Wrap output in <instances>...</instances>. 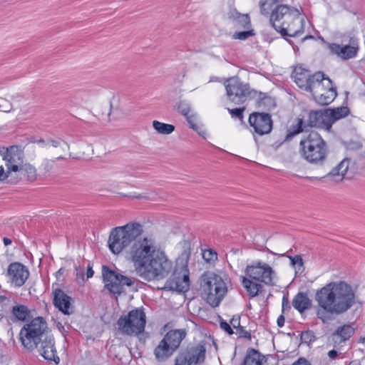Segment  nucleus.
<instances>
[{
  "label": "nucleus",
  "instance_id": "f257e3e1",
  "mask_svg": "<svg viewBox=\"0 0 365 365\" xmlns=\"http://www.w3.org/2000/svg\"><path fill=\"white\" fill-rule=\"evenodd\" d=\"M142 232L140 224L130 222L113 228L108 240L109 249L115 255L120 253L134 241L130 250V257L137 272L145 267V264L160 248L152 237H145L136 240Z\"/></svg>",
  "mask_w": 365,
  "mask_h": 365
},
{
  "label": "nucleus",
  "instance_id": "f03ea898",
  "mask_svg": "<svg viewBox=\"0 0 365 365\" xmlns=\"http://www.w3.org/2000/svg\"><path fill=\"white\" fill-rule=\"evenodd\" d=\"M317 316L323 323L331 319V315H339L351 308L356 302L352 287L344 282H330L317 290Z\"/></svg>",
  "mask_w": 365,
  "mask_h": 365
},
{
  "label": "nucleus",
  "instance_id": "7ed1b4c3",
  "mask_svg": "<svg viewBox=\"0 0 365 365\" xmlns=\"http://www.w3.org/2000/svg\"><path fill=\"white\" fill-rule=\"evenodd\" d=\"M299 10L294 7L283 4H277L270 14V24L274 29L284 37L297 36L304 32V20L299 19Z\"/></svg>",
  "mask_w": 365,
  "mask_h": 365
},
{
  "label": "nucleus",
  "instance_id": "20e7f679",
  "mask_svg": "<svg viewBox=\"0 0 365 365\" xmlns=\"http://www.w3.org/2000/svg\"><path fill=\"white\" fill-rule=\"evenodd\" d=\"M299 147L302 157L314 165H322L329 153L326 141L315 131L304 136L300 140Z\"/></svg>",
  "mask_w": 365,
  "mask_h": 365
},
{
  "label": "nucleus",
  "instance_id": "39448f33",
  "mask_svg": "<svg viewBox=\"0 0 365 365\" xmlns=\"http://www.w3.org/2000/svg\"><path fill=\"white\" fill-rule=\"evenodd\" d=\"M174 267L173 262L168 258L165 252L160 248L138 274L148 282L159 281L171 274Z\"/></svg>",
  "mask_w": 365,
  "mask_h": 365
},
{
  "label": "nucleus",
  "instance_id": "423d86ee",
  "mask_svg": "<svg viewBox=\"0 0 365 365\" xmlns=\"http://www.w3.org/2000/svg\"><path fill=\"white\" fill-rule=\"evenodd\" d=\"M200 287L207 302L212 307H218L227 292V287L222 278L213 272L202 275Z\"/></svg>",
  "mask_w": 365,
  "mask_h": 365
},
{
  "label": "nucleus",
  "instance_id": "0eeeda50",
  "mask_svg": "<svg viewBox=\"0 0 365 365\" xmlns=\"http://www.w3.org/2000/svg\"><path fill=\"white\" fill-rule=\"evenodd\" d=\"M47 323L42 317H37L25 324L20 330L19 339L28 350H34L37 342L44 338L47 334Z\"/></svg>",
  "mask_w": 365,
  "mask_h": 365
},
{
  "label": "nucleus",
  "instance_id": "6e6552de",
  "mask_svg": "<svg viewBox=\"0 0 365 365\" xmlns=\"http://www.w3.org/2000/svg\"><path fill=\"white\" fill-rule=\"evenodd\" d=\"M186 332L182 329L169 331L155 348L153 354L158 362H164L179 348Z\"/></svg>",
  "mask_w": 365,
  "mask_h": 365
},
{
  "label": "nucleus",
  "instance_id": "1a4fd4ad",
  "mask_svg": "<svg viewBox=\"0 0 365 365\" xmlns=\"http://www.w3.org/2000/svg\"><path fill=\"white\" fill-rule=\"evenodd\" d=\"M316 77L317 81L310 93L317 103L323 106L328 105L336 97V88L332 81L325 77L322 72H317Z\"/></svg>",
  "mask_w": 365,
  "mask_h": 365
},
{
  "label": "nucleus",
  "instance_id": "9d476101",
  "mask_svg": "<svg viewBox=\"0 0 365 365\" xmlns=\"http://www.w3.org/2000/svg\"><path fill=\"white\" fill-rule=\"evenodd\" d=\"M145 323V314L141 309L131 310L127 315L120 317L117 322L119 330L129 336H137L143 333Z\"/></svg>",
  "mask_w": 365,
  "mask_h": 365
},
{
  "label": "nucleus",
  "instance_id": "9b49d317",
  "mask_svg": "<svg viewBox=\"0 0 365 365\" xmlns=\"http://www.w3.org/2000/svg\"><path fill=\"white\" fill-rule=\"evenodd\" d=\"M224 86L228 99L235 104H242L257 94V91L250 89L249 84L236 76L226 79Z\"/></svg>",
  "mask_w": 365,
  "mask_h": 365
},
{
  "label": "nucleus",
  "instance_id": "f8f14e48",
  "mask_svg": "<svg viewBox=\"0 0 365 365\" xmlns=\"http://www.w3.org/2000/svg\"><path fill=\"white\" fill-rule=\"evenodd\" d=\"M102 277L105 289L114 294H120L124 292L125 286L130 287L135 282L133 278L119 274L107 266H103Z\"/></svg>",
  "mask_w": 365,
  "mask_h": 365
},
{
  "label": "nucleus",
  "instance_id": "ddd939ff",
  "mask_svg": "<svg viewBox=\"0 0 365 365\" xmlns=\"http://www.w3.org/2000/svg\"><path fill=\"white\" fill-rule=\"evenodd\" d=\"M246 276L256 282L263 283L268 286L274 285L273 279L275 272L267 263L261 261H253L245 268Z\"/></svg>",
  "mask_w": 365,
  "mask_h": 365
},
{
  "label": "nucleus",
  "instance_id": "4468645a",
  "mask_svg": "<svg viewBox=\"0 0 365 365\" xmlns=\"http://www.w3.org/2000/svg\"><path fill=\"white\" fill-rule=\"evenodd\" d=\"M165 287L178 292H185L190 287L189 269L187 265L174 267L170 277L167 280Z\"/></svg>",
  "mask_w": 365,
  "mask_h": 365
},
{
  "label": "nucleus",
  "instance_id": "2eb2a0df",
  "mask_svg": "<svg viewBox=\"0 0 365 365\" xmlns=\"http://www.w3.org/2000/svg\"><path fill=\"white\" fill-rule=\"evenodd\" d=\"M206 349L205 344L200 343L188 347L185 351L175 358V365H198L204 362Z\"/></svg>",
  "mask_w": 365,
  "mask_h": 365
},
{
  "label": "nucleus",
  "instance_id": "dca6fc26",
  "mask_svg": "<svg viewBox=\"0 0 365 365\" xmlns=\"http://www.w3.org/2000/svg\"><path fill=\"white\" fill-rule=\"evenodd\" d=\"M0 155L6 161L9 173H17L24 164V154L23 150L17 145H12L5 149H0Z\"/></svg>",
  "mask_w": 365,
  "mask_h": 365
},
{
  "label": "nucleus",
  "instance_id": "f3484780",
  "mask_svg": "<svg viewBox=\"0 0 365 365\" xmlns=\"http://www.w3.org/2000/svg\"><path fill=\"white\" fill-rule=\"evenodd\" d=\"M249 124L259 135L269 134L272 130V120L267 113L254 112L248 119Z\"/></svg>",
  "mask_w": 365,
  "mask_h": 365
},
{
  "label": "nucleus",
  "instance_id": "a211bd4d",
  "mask_svg": "<svg viewBox=\"0 0 365 365\" xmlns=\"http://www.w3.org/2000/svg\"><path fill=\"white\" fill-rule=\"evenodd\" d=\"M8 282L15 287L23 286L29 276V271L26 266L20 262L11 263L6 273Z\"/></svg>",
  "mask_w": 365,
  "mask_h": 365
},
{
  "label": "nucleus",
  "instance_id": "6ab92c4d",
  "mask_svg": "<svg viewBox=\"0 0 365 365\" xmlns=\"http://www.w3.org/2000/svg\"><path fill=\"white\" fill-rule=\"evenodd\" d=\"M317 73L311 75L310 72L302 68L297 66L293 73L292 78L296 84L302 89L310 92L313 88V85L317 81Z\"/></svg>",
  "mask_w": 365,
  "mask_h": 365
},
{
  "label": "nucleus",
  "instance_id": "aec40b11",
  "mask_svg": "<svg viewBox=\"0 0 365 365\" xmlns=\"http://www.w3.org/2000/svg\"><path fill=\"white\" fill-rule=\"evenodd\" d=\"M36 349L45 359L53 361L56 364L59 363V357L56 354V350L54 346V339L52 336L46 335L44 338L37 342Z\"/></svg>",
  "mask_w": 365,
  "mask_h": 365
},
{
  "label": "nucleus",
  "instance_id": "412c9836",
  "mask_svg": "<svg viewBox=\"0 0 365 365\" xmlns=\"http://www.w3.org/2000/svg\"><path fill=\"white\" fill-rule=\"evenodd\" d=\"M351 45L340 46L336 43L329 45L331 53L336 55L343 60H347L355 57L357 54L359 46L355 39L351 38Z\"/></svg>",
  "mask_w": 365,
  "mask_h": 365
},
{
  "label": "nucleus",
  "instance_id": "4be33fe9",
  "mask_svg": "<svg viewBox=\"0 0 365 365\" xmlns=\"http://www.w3.org/2000/svg\"><path fill=\"white\" fill-rule=\"evenodd\" d=\"M53 304L64 314H71L73 312L71 307V297L61 289L56 288L53 290Z\"/></svg>",
  "mask_w": 365,
  "mask_h": 365
},
{
  "label": "nucleus",
  "instance_id": "5701e85b",
  "mask_svg": "<svg viewBox=\"0 0 365 365\" xmlns=\"http://www.w3.org/2000/svg\"><path fill=\"white\" fill-rule=\"evenodd\" d=\"M355 329L351 324L339 327L330 336V341L336 348L340 347L348 341L354 334Z\"/></svg>",
  "mask_w": 365,
  "mask_h": 365
},
{
  "label": "nucleus",
  "instance_id": "b1692460",
  "mask_svg": "<svg viewBox=\"0 0 365 365\" xmlns=\"http://www.w3.org/2000/svg\"><path fill=\"white\" fill-rule=\"evenodd\" d=\"M350 163V158H344L324 178H329L336 182H341L346 178Z\"/></svg>",
  "mask_w": 365,
  "mask_h": 365
},
{
  "label": "nucleus",
  "instance_id": "393cba45",
  "mask_svg": "<svg viewBox=\"0 0 365 365\" xmlns=\"http://www.w3.org/2000/svg\"><path fill=\"white\" fill-rule=\"evenodd\" d=\"M327 114L324 110H312L309 113L308 119L304 127H319L327 130Z\"/></svg>",
  "mask_w": 365,
  "mask_h": 365
},
{
  "label": "nucleus",
  "instance_id": "a878e982",
  "mask_svg": "<svg viewBox=\"0 0 365 365\" xmlns=\"http://www.w3.org/2000/svg\"><path fill=\"white\" fill-rule=\"evenodd\" d=\"M325 113L327 119V130H329L335 121L348 115L349 109L347 107H339L334 109L328 108L325 109Z\"/></svg>",
  "mask_w": 365,
  "mask_h": 365
},
{
  "label": "nucleus",
  "instance_id": "bb28decb",
  "mask_svg": "<svg viewBox=\"0 0 365 365\" xmlns=\"http://www.w3.org/2000/svg\"><path fill=\"white\" fill-rule=\"evenodd\" d=\"M292 305L295 309L302 314L312 307V300L309 298L307 293H297L292 300Z\"/></svg>",
  "mask_w": 365,
  "mask_h": 365
},
{
  "label": "nucleus",
  "instance_id": "cd10ccee",
  "mask_svg": "<svg viewBox=\"0 0 365 365\" xmlns=\"http://www.w3.org/2000/svg\"><path fill=\"white\" fill-rule=\"evenodd\" d=\"M229 18L235 22V26L244 29H249L251 26L249 15L240 14L236 9L230 11Z\"/></svg>",
  "mask_w": 365,
  "mask_h": 365
},
{
  "label": "nucleus",
  "instance_id": "c85d7f7f",
  "mask_svg": "<svg viewBox=\"0 0 365 365\" xmlns=\"http://www.w3.org/2000/svg\"><path fill=\"white\" fill-rule=\"evenodd\" d=\"M242 283L244 288L252 297L257 296L262 289V286L260 283H258V282H256L247 276L242 277Z\"/></svg>",
  "mask_w": 365,
  "mask_h": 365
},
{
  "label": "nucleus",
  "instance_id": "c756f323",
  "mask_svg": "<svg viewBox=\"0 0 365 365\" xmlns=\"http://www.w3.org/2000/svg\"><path fill=\"white\" fill-rule=\"evenodd\" d=\"M264 356L258 351L250 349L242 365H262Z\"/></svg>",
  "mask_w": 365,
  "mask_h": 365
},
{
  "label": "nucleus",
  "instance_id": "7c9ffc66",
  "mask_svg": "<svg viewBox=\"0 0 365 365\" xmlns=\"http://www.w3.org/2000/svg\"><path fill=\"white\" fill-rule=\"evenodd\" d=\"M11 314L14 321L25 322L31 314L29 307L23 304H16L11 309Z\"/></svg>",
  "mask_w": 365,
  "mask_h": 365
},
{
  "label": "nucleus",
  "instance_id": "2f4dec72",
  "mask_svg": "<svg viewBox=\"0 0 365 365\" xmlns=\"http://www.w3.org/2000/svg\"><path fill=\"white\" fill-rule=\"evenodd\" d=\"M17 173L24 175L29 181L31 182L36 180L37 177L36 168L30 163L23 164Z\"/></svg>",
  "mask_w": 365,
  "mask_h": 365
},
{
  "label": "nucleus",
  "instance_id": "473e14b6",
  "mask_svg": "<svg viewBox=\"0 0 365 365\" xmlns=\"http://www.w3.org/2000/svg\"><path fill=\"white\" fill-rule=\"evenodd\" d=\"M297 123L295 125H292L288 130V133L285 137V140L292 139L294 135L302 133L304 130L306 123L304 122L303 118L298 117L297 118Z\"/></svg>",
  "mask_w": 365,
  "mask_h": 365
},
{
  "label": "nucleus",
  "instance_id": "72a5a7b5",
  "mask_svg": "<svg viewBox=\"0 0 365 365\" xmlns=\"http://www.w3.org/2000/svg\"><path fill=\"white\" fill-rule=\"evenodd\" d=\"M153 127L158 133L162 135H169L175 130L173 125L164 123L158 120L153 121Z\"/></svg>",
  "mask_w": 365,
  "mask_h": 365
},
{
  "label": "nucleus",
  "instance_id": "f704fd0d",
  "mask_svg": "<svg viewBox=\"0 0 365 365\" xmlns=\"http://www.w3.org/2000/svg\"><path fill=\"white\" fill-rule=\"evenodd\" d=\"M282 1L283 0H260L259 7L261 14L265 16L269 15L270 11H272L274 6Z\"/></svg>",
  "mask_w": 365,
  "mask_h": 365
},
{
  "label": "nucleus",
  "instance_id": "c9c22d12",
  "mask_svg": "<svg viewBox=\"0 0 365 365\" xmlns=\"http://www.w3.org/2000/svg\"><path fill=\"white\" fill-rule=\"evenodd\" d=\"M178 111L182 114L184 116H185L187 118V120L188 121V123L190 124V127L193 129V130H197V125L194 123H192L191 120H190V116H189V113L190 111V105L186 103L185 101H180L178 104Z\"/></svg>",
  "mask_w": 365,
  "mask_h": 365
},
{
  "label": "nucleus",
  "instance_id": "e433bc0d",
  "mask_svg": "<svg viewBox=\"0 0 365 365\" xmlns=\"http://www.w3.org/2000/svg\"><path fill=\"white\" fill-rule=\"evenodd\" d=\"M280 257H287L290 260V264L292 267H294L297 271L302 272L303 270L304 262L301 257V255H295V256H289L286 254L279 255Z\"/></svg>",
  "mask_w": 365,
  "mask_h": 365
},
{
  "label": "nucleus",
  "instance_id": "4c0bfd02",
  "mask_svg": "<svg viewBox=\"0 0 365 365\" xmlns=\"http://www.w3.org/2000/svg\"><path fill=\"white\" fill-rule=\"evenodd\" d=\"M202 258L210 264H214L217 260V253L212 249L202 251Z\"/></svg>",
  "mask_w": 365,
  "mask_h": 365
},
{
  "label": "nucleus",
  "instance_id": "58836bf2",
  "mask_svg": "<svg viewBox=\"0 0 365 365\" xmlns=\"http://www.w3.org/2000/svg\"><path fill=\"white\" fill-rule=\"evenodd\" d=\"M255 34L254 32V30L250 29L248 31L235 32L233 34L232 38L234 39L246 40L247 38L254 36Z\"/></svg>",
  "mask_w": 365,
  "mask_h": 365
},
{
  "label": "nucleus",
  "instance_id": "ea45409f",
  "mask_svg": "<svg viewBox=\"0 0 365 365\" xmlns=\"http://www.w3.org/2000/svg\"><path fill=\"white\" fill-rule=\"evenodd\" d=\"M300 338L302 342L306 344H309L315 340V336L312 331H302Z\"/></svg>",
  "mask_w": 365,
  "mask_h": 365
},
{
  "label": "nucleus",
  "instance_id": "a19ab883",
  "mask_svg": "<svg viewBox=\"0 0 365 365\" xmlns=\"http://www.w3.org/2000/svg\"><path fill=\"white\" fill-rule=\"evenodd\" d=\"M56 160L44 159L41 163V167L45 173L51 172L55 166Z\"/></svg>",
  "mask_w": 365,
  "mask_h": 365
},
{
  "label": "nucleus",
  "instance_id": "79ce46f5",
  "mask_svg": "<svg viewBox=\"0 0 365 365\" xmlns=\"http://www.w3.org/2000/svg\"><path fill=\"white\" fill-rule=\"evenodd\" d=\"M63 143L67 150L70 148L69 144H68L66 141L62 140L61 139H48L46 141L47 145H50L53 148H57L61 145Z\"/></svg>",
  "mask_w": 365,
  "mask_h": 365
},
{
  "label": "nucleus",
  "instance_id": "37998d69",
  "mask_svg": "<svg viewBox=\"0 0 365 365\" xmlns=\"http://www.w3.org/2000/svg\"><path fill=\"white\" fill-rule=\"evenodd\" d=\"M245 108H234V109L228 108V111L231 114L232 118L242 120V118L244 117L243 111L245 110Z\"/></svg>",
  "mask_w": 365,
  "mask_h": 365
},
{
  "label": "nucleus",
  "instance_id": "c03bdc74",
  "mask_svg": "<svg viewBox=\"0 0 365 365\" xmlns=\"http://www.w3.org/2000/svg\"><path fill=\"white\" fill-rule=\"evenodd\" d=\"M220 327L225 330L226 332H227L229 334H233V331L232 329V328L230 327V326L225 322H222L220 323Z\"/></svg>",
  "mask_w": 365,
  "mask_h": 365
},
{
  "label": "nucleus",
  "instance_id": "a18cd8bd",
  "mask_svg": "<svg viewBox=\"0 0 365 365\" xmlns=\"http://www.w3.org/2000/svg\"><path fill=\"white\" fill-rule=\"evenodd\" d=\"M292 365H311L309 362L304 359V358H299L297 361L293 363Z\"/></svg>",
  "mask_w": 365,
  "mask_h": 365
},
{
  "label": "nucleus",
  "instance_id": "49530a36",
  "mask_svg": "<svg viewBox=\"0 0 365 365\" xmlns=\"http://www.w3.org/2000/svg\"><path fill=\"white\" fill-rule=\"evenodd\" d=\"M13 110V104L9 103L6 106H4V108L1 110L2 112L10 113Z\"/></svg>",
  "mask_w": 365,
  "mask_h": 365
},
{
  "label": "nucleus",
  "instance_id": "de8ad7c7",
  "mask_svg": "<svg viewBox=\"0 0 365 365\" xmlns=\"http://www.w3.org/2000/svg\"><path fill=\"white\" fill-rule=\"evenodd\" d=\"M361 144L360 143H350L348 147L351 149H359L361 148Z\"/></svg>",
  "mask_w": 365,
  "mask_h": 365
},
{
  "label": "nucleus",
  "instance_id": "09e8293b",
  "mask_svg": "<svg viewBox=\"0 0 365 365\" xmlns=\"http://www.w3.org/2000/svg\"><path fill=\"white\" fill-rule=\"evenodd\" d=\"M284 317L283 315H280L277 321V325L279 327H282L284 324Z\"/></svg>",
  "mask_w": 365,
  "mask_h": 365
},
{
  "label": "nucleus",
  "instance_id": "8fccbe9b",
  "mask_svg": "<svg viewBox=\"0 0 365 365\" xmlns=\"http://www.w3.org/2000/svg\"><path fill=\"white\" fill-rule=\"evenodd\" d=\"M328 356L330 359H334L338 356V352L333 349L328 352Z\"/></svg>",
  "mask_w": 365,
  "mask_h": 365
},
{
  "label": "nucleus",
  "instance_id": "3c124183",
  "mask_svg": "<svg viewBox=\"0 0 365 365\" xmlns=\"http://www.w3.org/2000/svg\"><path fill=\"white\" fill-rule=\"evenodd\" d=\"M93 274H94V272L93 271L92 267L88 264V269H87V272H86L87 278L92 277L93 276Z\"/></svg>",
  "mask_w": 365,
  "mask_h": 365
},
{
  "label": "nucleus",
  "instance_id": "603ef678",
  "mask_svg": "<svg viewBox=\"0 0 365 365\" xmlns=\"http://www.w3.org/2000/svg\"><path fill=\"white\" fill-rule=\"evenodd\" d=\"M3 242H4V244L5 246H8V245H10L11 244V240L7 238V237H4L3 239Z\"/></svg>",
  "mask_w": 365,
  "mask_h": 365
},
{
  "label": "nucleus",
  "instance_id": "864d4df0",
  "mask_svg": "<svg viewBox=\"0 0 365 365\" xmlns=\"http://www.w3.org/2000/svg\"><path fill=\"white\" fill-rule=\"evenodd\" d=\"M243 334H244V336L246 337V338H248V339L251 338L250 333L247 331H243Z\"/></svg>",
  "mask_w": 365,
  "mask_h": 365
},
{
  "label": "nucleus",
  "instance_id": "5fc2aeb1",
  "mask_svg": "<svg viewBox=\"0 0 365 365\" xmlns=\"http://www.w3.org/2000/svg\"><path fill=\"white\" fill-rule=\"evenodd\" d=\"M289 304V301H288L287 298L284 297L283 299H282V306H283V307L285 306V304Z\"/></svg>",
  "mask_w": 365,
  "mask_h": 365
},
{
  "label": "nucleus",
  "instance_id": "6e6d98bb",
  "mask_svg": "<svg viewBox=\"0 0 365 365\" xmlns=\"http://www.w3.org/2000/svg\"><path fill=\"white\" fill-rule=\"evenodd\" d=\"M349 365H360V364L358 363L357 361H351Z\"/></svg>",
  "mask_w": 365,
  "mask_h": 365
},
{
  "label": "nucleus",
  "instance_id": "4d7b16f0",
  "mask_svg": "<svg viewBox=\"0 0 365 365\" xmlns=\"http://www.w3.org/2000/svg\"><path fill=\"white\" fill-rule=\"evenodd\" d=\"M313 38L312 36H307L302 38V41H304L305 39H307V38Z\"/></svg>",
  "mask_w": 365,
  "mask_h": 365
},
{
  "label": "nucleus",
  "instance_id": "13d9d810",
  "mask_svg": "<svg viewBox=\"0 0 365 365\" xmlns=\"http://www.w3.org/2000/svg\"><path fill=\"white\" fill-rule=\"evenodd\" d=\"M37 142H38V143H45V140H43V139H40V140H38Z\"/></svg>",
  "mask_w": 365,
  "mask_h": 365
},
{
  "label": "nucleus",
  "instance_id": "bf43d9fd",
  "mask_svg": "<svg viewBox=\"0 0 365 365\" xmlns=\"http://www.w3.org/2000/svg\"><path fill=\"white\" fill-rule=\"evenodd\" d=\"M21 97L19 94L16 95V96H12L11 99H14L16 98Z\"/></svg>",
  "mask_w": 365,
  "mask_h": 365
},
{
  "label": "nucleus",
  "instance_id": "052dcab7",
  "mask_svg": "<svg viewBox=\"0 0 365 365\" xmlns=\"http://www.w3.org/2000/svg\"><path fill=\"white\" fill-rule=\"evenodd\" d=\"M266 250H267L268 252L271 253V254L276 255L274 252H272V251H271V250H269L268 248H266Z\"/></svg>",
  "mask_w": 365,
  "mask_h": 365
},
{
  "label": "nucleus",
  "instance_id": "680f3d73",
  "mask_svg": "<svg viewBox=\"0 0 365 365\" xmlns=\"http://www.w3.org/2000/svg\"><path fill=\"white\" fill-rule=\"evenodd\" d=\"M360 341L362 342V343H364L365 342V337L364 338H361L360 339Z\"/></svg>",
  "mask_w": 365,
  "mask_h": 365
},
{
  "label": "nucleus",
  "instance_id": "e2e57ef3",
  "mask_svg": "<svg viewBox=\"0 0 365 365\" xmlns=\"http://www.w3.org/2000/svg\"><path fill=\"white\" fill-rule=\"evenodd\" d=\"M61 272H62V269H60L57 272V274H61Z\"/></svg>",
  "mask_w": 365,
  "mask_h": 365
},
{
  "label": "nucleus",
  "instance_id": "0e129e2a",
  "mask_svg": "<svg viewBox=\"0 0 365 365\" xmlns=\"http://www.w3.org/2000/svg\"><path fill=\"white\" fill-rule=\"evenodd\" d=\"M61 159H63V157L59 156V157L56 158V160H61Z\"/></svg>",
  "mask_w": 365,
  "mask_h": 365
},
{
  "label": "nucleus",
  "instance_id": "69168bd1",
  "mask_svg": "<svg viewBox=\"0 0 365 365\" xmlns=\"http://www.w3.org/2000/svg\"><path fill=\"white\" fill-rule=\"evenodd\" d=\"M308 179L313 180V179H317V178L314 177H307Z\"/></svg>",
  "mask_w": 365,
  "mask_h": 365
},
{
  "label": "nucleus",
  "instance_id": "338daca9",
  "mask_svg": "<svg viewBox=\"0 0 365 365\" xmlns=\"http://www.w3.org/2000/svg\"><path fill=\"white\" fill-rule=\"evenodd\" d=\"M58 328H59V329H61V328H62V329H63V327L61 324H58Z\"/></svg>",
  "mask_w": 365,
  "mask_h": 365
},
{
  "label": "nucleus",
  "instance_id": "774afa93",
  "mask_svg": "<svg viewBox=\"0 0 365 365\" xmlns=\"http://www.w3.org/2000/svg\"><path fill=\"white\" fill-rule=\"evenodd\" d=\"M231 323H232V326H233L234 327H236V326H235V325H236V323H233L232 322H231Z\"/></svg>",
  "mask_w": 365,
  "mask_h": 365
}]
</instances>
